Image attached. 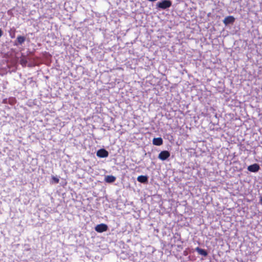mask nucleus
Returning <instances> with one entry per match:
<instances>
[{
	"instance_id": "f257e3e1",
	"label": "nucleus",
	"mask_w": 262,
	"mask_h": 262,
	"mask_svg": "<svg viewBox=\"0 0 262 262\" xmlns=\"http://www.w3.org/2000/svg\"><path fill=\"white\" fill-rule=\"evenodd\" d=\"M172 5V3L169 0H164L162 2H158L157 4V7L162 9H166L170 7Z\"/></svg>"
},
{
	"instance_id": "f03ea898",
	"label": "nucleus",
	"mask_w": 262,
	"mask_h": 262,
	"mask_svg": "<svg viewBox=\"0 0 262 262\" xmlns=\"http://www.w3.org/2000/svg\"><path fill=\"white\" fill-rule=\"evenodd\" d=\"M95 229L97 232L102 233L103 232L107 231L108 229V227L105 224H100L97 225L95 227Z\"/></svg>"
},
{
	"instance_id": "7ed1b4c3",
	"label": "nucleus",
	"mask_w": 262,
	"mask_h": 262,
	"mask_svg": "<svg viewBox=\"0 0 262 262\" xmlns=\"http://www.w3.org/2000/svg\"><path fill=\"white\" fill-rule=\"evenodd\" d=\"M170 156V152L167 150H163L160 152L158 155V158L162 161L166 160Z\"/></svg>"
},
{
	"instance_id": "20e7f679",
	"label": "nucleus",
	"mask_w": 262,
	"mask_h": 262,
	"mask_svg": "<svg viewBox=\"0 0 262 262\" xmlns=\"http://www.w3.org/2000/svg\"><path fill=\"white\" fill-rule=\"evenodd\" d=\"M96 155L99 158H106L108 156V152L105 149L102 148L97 151Z\"/></svg>"
},
{
	"instance_id": "39448f33",
	"label": "nucleus",
	"mask_w": 262,
	"mask_h": 262,
	"mask_svg": "<svg viewBox=\"0 0 262 262\" xmlns=\"http://www.w3.org/2000/svg\"><path fill=\"white\" fill-rule=\"evenodd\" d=\"M260 169V167L258 164H253L248 167V170L250 172H256Z\"/></svg>"
},
{
	"instance_id": "423d86ee",
	"label": "nucleus",
	"mask_w": 262,
	"mask_h": 262,
	"mask_svg": "<svg viewBox=\"0 0 262 262\" xmlns=\"http://www.w3.org/2000/svg\"><path fill=\"white\" fill-rule=\"evenodd\" d=\"M235 21V18L233 16H228L226 17L223 20V23L225 25L230 24H233Z\"/></svg>"
},
{
	"instance_id": "0eeeda50",
	"label": "nucleus",
	"mask_w": 262,
	"mask_h": 262,
	"mask_svg": "<svg viewBox=\"0 0 262 262\" xmlns=\"http://www.w3.org/2000/svg\"><path fill=\"white\" fill-rule=\"evenodd\" d=\"M152 143L155 145L160 146L163 144V140L161 138H155L152 140Z\"/></svg>"
},
{
	"instance_id": "6e6552de",
	"label": "nucleus",
	"mask_w": 262,
	"mask_h": 262,
	"mask_svg": "<svg viewBox=\"0 0 262 262\" xmlns=\"http://www.w3.org/2000/svg\"><path fill=\"white\" fill-rule=\"evenodd\" d=\"M137 181L142 183H146L148 182V178L146 176H139L137 178Z\"/></svg>"
},
{
	"instance_id": "1a4fd4ad",
	"label": "nucleus",
	"mask_w": 262,
	"mask_h": 262,
	"mask_svg": "<svg viewBox=\"0 0 262 262\" xmlns=\"http://www.w3.org/2000/svg\"><path fill=\"white\" fill-rule=\"evenodd\" d=\"M195 250L200 254L204 256H206L208 254L207 251L203 249L200 248L199 247H196L195 248Z\"/></svg>"
},
{
	"instance_id": "9d476101",
	"label": "nucleus",
	"mask_w": 262,
	"mask_h": 262,
	"mask_svg": "<svg viewBox=\"0 0 262 262\" xmlns=\"http://www.w3.org/2000/svg\"><path fill=\"white\" fill-rule=\"evenodd\" d=\"M116 180V178L113 176H108L106 177L105 179L106 182L108 183H112L114 182Z\"/></svg>"
},
{
	"instance_id": "9b49d317",
	"label": "nucleus",
	"mask_w": 262,
	"mask_h": 262,
	"mask_svg": "<svg viewBox=\"0 0 262 262\" xmlns=\"http://www.w3.org/2000/svg\"><path fill=\"white\" fill-rule=\"evenodd\" d=\"M17 41L19 44L21 45L25 41V37L23 36H18L17 37Z\"/></svg>"
},
{
	"instance_id": "f8f14e48",
	"label": "nucleus",
	"mask_w": 262,
	"mask_h": 262,
	"mask_svg": "<svg viewBox=\"0 0 262 262\" xmlns=\"http://www.w3.org/2000/svg\"><path fill=\"white\" fill-rule=\"evenodd\" d=\"M20 63L23 66L25 67L27 63V60L25 58H21L20 60Z\"/></svg>"
},
{
	"instance_id": "ddd939ff",
	"label": "nucleus",
	"mask_w": 262,
	"mask_h": 262,
	"mask_svg": "<svg viewBox=\"0 0 262 262\" xmlns=\"http://www.w3.org/2000/svg\"><path fill=\"white\" fill-rule=\"evenodd\" d=\"M52 180L54 181V182L55 183H58L59 182V180L58 178L57 177H52Z\"/></svg>"
},
{
	"instance_id": "4468645a",
	"label": "nucleus",
	"mask_w": 262,
	"mask_h": 262,
	"mask_svg": "<svg viewBox=\"0 0 262 262\" xmlns=\"http://www.w3.org/2000/svg\"><path fill=\"white\" fill-rule=\"evenodd\" d=\"M3 35V31L1 29H0V37L2 36Z\"/></svg>"
},
{
	"instance_id": "2eb2a0df",
	"label": "nucleus",
	"mask_w": 262,
	"mask_h": 262,
	"mask_svg": "<svg viewBox=\"0 0 262 262\" xmlns=\"http://www.w3.org/2000/svg\"><path fill=\"white\" fill-rule=\"evenodd\" d=\"M11 35V38H14V33H13V36H12Z\"/></svg>"
},
{
	"instance_id": "dca6fc26",
	"label": "nucleus",
	"mask_w": 262,
	"mask_h": 262,
	"mask_svg": "<svg viewBox=\"0 0 262 262\" xmlns=\"http://www.w3.org/2000/svg\"><path fill=\"white\" fill-rule=\"evenodd\" d=\"M260 201H261V203H262V198H261V199H260Z\"/></svg>"
}]
</instances>
